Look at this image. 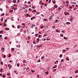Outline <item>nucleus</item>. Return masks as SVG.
<instances>
[{"mask_svg": "<svg viewBox=\"0 0 78 78\" xmlns=\"http://www.w3.org/2000/svg\"><path fill=\"white\" fill-rule=\"evenodd\" d=\"M13 11V10H10V12H11V13H12V12Z\"/></svg>", "mask_w": 78, "mask_h": 78, "instance_id": "obj_30", "label": "nucleus"}, {"mask_svg": "<svg viewBox=\"0 0 78 78\" xmlns=\"http://www.w3.org/2000/svg\"><path fill=\"white\" fill-rule=\"evenodd\" d=\"M3 33V30H2L1 31H0V34H2Z\"/></svg>", "mask_w": 78, "mask_h": 78, "instance_id": "obj_20", "label": "nucleus"}, {"mask_svg": "<svg viewBox=\"0 0 78 78\" xmlns=\"http://www.w3.org/2000/svg\"><path fill=\"white\" fill-rule=\"evenodd\" d=\"M44 6H47V4H45Z\"/></svg>", "mask_w": 78, "mask_h": 78, "instance_id": "obj_61", "label": "nucleus"}, {"mask_svg": "<svg viewBox=\"0 0 78 78\" xmlns=\"http://www.w3.org/2000/svg\"><path fill=\"white\" fill-rule=\"evenodd\" d=\"M66 23L67 25H69V24H70V23L69 22H67Z\"/></svg>", "mask_w": 78, "mask_h": 78, "instance_id": "obj_3", "label": "nucleus"}, {"mask_svg": "<svg viewBox=\"0 0 78 78\" xmlns=\"http://www.w3.org/2000/svg\"><path fill=\"white\" fill-rule=\"evenodd\" d=\"M29 16V14H27V17H28V16Z\"/></svg>", "mask_w": 78, "mask_h": 78, "instance_id": "obj_50", "label": "nucleus"}, {"mask_svg": "<svg viewBox=\"0 0 78 78\" xmlns=\"http://www.w3.org/2000/svg\"><path fill=\"white\" fill-rule=\"evenodd\" d=\"M6 58V55H4V58Z\"/></svg>", "mask_w": 78, "mask_h": 78, "instance_id": "obj_44", "label": "nucleus"}, {"mask_svg": "<svg viewBox=\"0 0 78 78\" xmlns=\"http://www.w3.org/2000/svg\"><path fill=\"white\" fill-rule=\"evenodd\" d=\"M4 49H5V48H2V50H3Z\"/></svg>", "mask_w": 78, "mask_h": 78, "instance_id": "obj_41", "label": "nucleus"}, {"mask_svg": "<svg viewBox=\"0 0 78 78\" xmlns=\"http://www.w3.org/2000/svg\"><path fill=\"white\" fill-rule=\"evenodd\" d=\"M57 67V66L56 65H55V66H54L53 67V69H55V68H56V67Z\"/></svg>", "mask_w": 78, "mask_h": 78, "instance_id": "obj_5", "label": "nucleus"}, {"mask_svg": "<svg viewBox=\"0 0 78 78\" xmlns=\"http://www.w3.org/2000/svg\"><path fill=\"white\" fill-rule=\"evenodd\" d=\"M45 73L46 74V75H48V72H46Z\"/></svg>", "mask_w": 78, "mask_h": 78, "instance_id": "obj_31", "label": "nucleus"}, {"mask_svg": "<svg viewBox=\"0 0 78 78\" xmlns=\"http://www.w3.org/2000/svg\"><path fill=\"white\" fill-rule=\"evenodd\" d=\"M20 27V25H18L17 26V28H18V29H19Z\"/></svg>", "mask_w": 78, "mask_h": 78, "instance_id": "obj_13", "label": "nucleus"}, {"mask_svg": "<svg viewBox=\"0 0 78 78\" xmlns=\"http://www.w3.org/2000/svg\"><path fill=\"white\" fill-rule=\"evenodd\" d=\"M9 58H10V57H11V55L10 54H9V56H8Z\"/></svg>", "mask_w": 78, "mask_h": 78, "instance_id": "obj_42", "label": "nucleus"}, {"mask_svg": "<svg viewBox=\"0 0 78 78\" xmlns=\"http://www.w3.org/2000/svg\"><path fill=\"white\" fill-rule=\"evenodd\" d=\"M55 70H56V69H53V72H54L55 71Z\"/></svg>", "mask_w": 78, "mask_h": 78, "instance_id": "obj_51", "label": "nucleus"}, {"mask_svg": "<svg viewBox=\"0 0 78 78\" xmlns=\"http://www.w3.org/2000/svg\"><path fill=\"white\" fill-rule=\"evenodd\" d=\"M71 3H75V4H76V2H72Z\"/></svg>", "mask_w": 78, "mask_h": 78, "instance_id": "obj_40", "label": "nucleus"}, {"mask_svg": "<svg viewBox=\"0 0 78 78\" xmlns=\"http://www.w3.org/2000/svg\"><path fill=\"white\" fill-rule=\"evenodd\" d=\"M23 9H25V7H23Z\"/></svg>", "mask_w": 78, "mask_h": 78, "instance_id": "obj_59", "label": "nucleus"}, {"mask_svg": "<svg viewBox=\"0 0 78 78\" xmlns=\"http://www.w3.org/2000/svg\"><path fill=\"white\" fill-rule=\"evenodd\" d=\"M40 28H42V29L44 28V27H43V26H42V27H41Z\"/></svg>", "mask_w": 78, "mask_h": 78, "instance_id": "obj_58", "label": "nucleus"}, {"mask_svg": "<svg viewBox=\"0 0 78 78\" xmlns=\"http://www.w3.org/2000/svg\"><path fill=\"white\" fill-rule=\"evenodd\" d=\"M14 72L16 73V74H17V75H18V73H17V72L16 70L14 71Z\"/></svg>", "mask_w": 78, "mask_h": 78, "instance_id": "obj_4", "label": "nucleus"}, {"mask_svg": "<svg viewBox=\"0 0 78 78\" xmlns=\"http://www.w3.org/2000/svg\"><path fill=\"white\" fill-rule=\"evenodd\" d=\"M64 39H65V40H66V39H66V37H63Z\"/></svg>", "mask_w": 78, "mask_h": 78, "instance_id": "obj_38", "label": "nucleus"}, {"mask_svg": "<svg viewBox=\"0 0 78 78\" xmlns=\"http://www.w3.org/2000/svg\"><path fill=\"white\" fill-rule=\"evenodd\" d=\"M34 12H36V10L35 9H34Z\"/></svg>", "mask_w": 78, "mask_h": 78, "instance_id": "obj_60", "label": "nucleus"}, {"mask_svg": "<svg viewBox=\"0 0 78 78\" xmlns=\"http://www.w3.org/2000/svg\"><path fill=\"white\" fill-rule=\"evenodd\" d=\"M71 18L72 20H74V18H73V16H71Z\"/></svg>", "mask_w": 78, "mask_h": 78, "instance_id": "obj_21", "label": "nucleus"}, {"mask_svg": "<svg viewBox=\"0 0 78 78\" xmlns=\"http://www.w3.org/2000/svg\"><path fill=\"white\" fill-rule=\"evenodd\" d=\"M58 10H60V9H61V8H60V7H59L58 8Z\"/></svg>", "mask_w": 78, "mask_h": 78, "instance_id": "obj_36", "label": "nucleus"}, {"mask_svg": "<svg viewBox=\"0 0 78 78\" xmlns=\"http://www.w3.org/2000/svg\"><path fill=\"white\" fill-rule=\"evenodd\" d=\"M60 37H63V34H62L60 35Z\"/></svg>", "mask_w": 78, "mask_h": 78, "instance_id": "obj_25", "label": "nucleus"}, {"mask_svg": "<svg viewBox=\"0 0 78 78\" xmlns=\"http://www.w3.org/2000/svg\"><path fill=\"white\" fill-rule=\"evenodd\" d=\"M5 30H9V28H8L7 27H6L5 28Z\"/></svg>", "mask_w": 78, "mask_h": 78, "instance_id": "obj_27", "label": "nucleus"}, {"mask_svg": "<svg viewBox=\"0 0 78 78\" xmlns=\"http://www.w3.org/2000/svg\"><path fill=\"white\" fill-rule=\"evenodd\" d=\"M9 62H13V61L12 60H10Z\"/></svg>", "mask_w": 78, "mask_h": 78, "instance_id": "obj_47", "label": "nucleus"}, {"mask_svg": "<svg viewBox=\"0 0 78 78\" xmlns=\"http://www.w3.org/2000/svg\"><path fill=\"white\" fill-rule=\"evenodd\" d=\"M51 19H52V16H51L49 17V19L51 20Z\"/></svg>", "mask_w": 78, "mask_h": 78, "instance_id": "obj_9", "label": "nucleus"}, {"mask_svg": "<svg viewBox=\"0 0 78 78\" xmlns=\"http://www.w3.org/2000/svg\"><path fill=\"white\" fill-rule=\"evenodd\" d=\"M7 37H5L4 38V39H7Z\"/></svg>", "mask_w": 78, "mask_h": 78, "instance_id": "obj_35", "label": "nucleus"}, {"mask_svg": "<svg viewBox=\"0 0 78 78\" xmlns=\"http://www.w3.org/2000/svg\"><path fill=\"white\" fill-rule=\"evenodd\" d=\"M33 43L34 44H36V42H35V41L34 40L33 41Z\"/></svg>", "mask_w": 78, "mask_h": 78, "instance_id": "obj_11", "label": "nucleus"}, {"mask_svg": "<svg viewBox=\"0 0 78 78\" xmlns=\"http://www.w3.org/2000/svg\"><path fill=\"white\" fill-rule=\"evenodd\" d=\"M46 40H47V41H49L50 40V39H48V38H47L46 39Z\"/></svg>", "mask_w": 78, "mask_h": 78, "instance_id": "obj_55", "label": "nucleus"}, {"mask_svg": "<svg viewBox=\"0 0 78 78\" xmlns=\"http://www.w3.org/2000/svg\"><path fill=\"white\" fill-rule=\"evenodd\" d=\"M11 50H12V51H14V48H12Z\"/></svg>", "mask_w": 78, "mask_h": 78, "instance_id": "obj_19", "label": "nucleus"}, {"mask_svg": "<svg viewBox=\"0 0 78 78\" xmlns=\"http://www.w3.org/2000/svg\"><path fill=\"white\" fill-rule=\"evenodd\" d=\"M0 76H2V73L0 74Z\"/></svg>", "mask_w": 78, "mask_h": 78, "instance_id": "obj_53", "label": "nucleus"}, {"mask_svg": "<svg viewBox=\"0 0 78 78\" xmlns=\"http://www.w3.org/2000/svg\"><path fill=\"white\" fill-rule=\"evenodd\" d=\"M3 62H1V64L2 65H3Z\"/></svg>", "mask_w": 78, "mask_h": 78, "instance_id": "obj_24", "label": "nucleus"}, {"mask_svg": "<svg viewBox=\"0 0 78 78\" xmlns=\"http://www.w3.org/2000/svg\"><path fill=\"white\" fill-rule=\"evenodd\" d=\"M3 18H2L1 19V22H3Z\"/></svg>", "mask_w": 78, "mask_h": 78, "instance_id": "obj_29", "label": "nucleus"}, {"mask_svg": "<svg viewBox=\"0 0 78 78\" xmlns=\"http://www.w3.org/2000/svg\"><path fill=\"white\" fill-rule=\"evenodd\" d=\"M7 75L8 76H9L10 75V74L9 73H8V74H7Z\"/></svg>", "mask_w": 78, "mask_h": 78, "instance_id": "obj_49", "label": "nucleus"}, {"mask_svg": "<svg viewBox=\"0 0 78 78\" xmlns=\"http://www.w3.org/2000/svg\"><path fill=\"white\" fill-rule=\"evenodd\" d=\"M62 55L60 54L59 55L60 58H62Z\"/></svg>", "mask_w": 78, "mask_h": 78, "instance_id": "obj_17", "label": "nucleus"}, {"mask_svg": "<svg viewBox=\"0 0 78 78\" xmlns=\"http://www.w3.org/2000/svg\"><path fill=\"white\" fill-rule=\"evenodd\" d=\"M66 60H67L68 61H70V60H69V58H68V57H67L66 58Z\"/></svg>", "mask_w": 78, "mask_h": 78, "instance_id": "obj_10", "label": "nucleus"}, {"mask_svg": "<svg viewBox=\"0 0 78 78\" xmlns=\"http://www.w3.org/2000/svg\"><path fill=\"white\" fill-rule=\"evenodd\" d=\"M41 35H39L38 36V37L39 38H40L41 37Z\"/></svg>", "mask_w": 78, "mask_h": 78, "instance_id": "obj_32", "label": "nucleus"}, {"mask_svg": "<svg viewBox=\"0 0 78 78\" xmlns=\"http://www.w3.org/2000/svg\"><path fill=\"white\" fill-rule=\"evenodd\" d=\"M52 2L54 4V3H56V2L55 1H52Z\"/></svg>", "mask_w": 78, "mask_h": 78, "instance_id": "obj_6", "label": "nucleus"}, {"mask_svg": "<svg viewBox=\"0 0 78 78\" xmlns=\"http://www.w3.org/2000/svg\"><path fill=\"white\" fill-rule=\"evenodd\" d=\"M28 4H30V1H28Z\"/></svg>", "mask_w": 78, "mask_h": 78, "instance_id": "obj_54", "label": "nucleus"}, {"mask_svg": "<svg viewBox=\"0 0 78 78\" xmlns=\"http://www.w3.org/2000/svg\"><path fill=\"white\" fill-rule=\"evenodd\" d=\"M37 77H38V78H39V74L37 75Z\"/></svg>", "mask_w": 78, "mask_h": 78, "instance_id": "obj_52", "label": "nucleus"}, {"mask_svg": "<svg viewBox=\"0 0 78 78\" xmlns=\"http://www.w3.org/2000/svg\"><path fill=\"white\" fill-rule=\"evenodd\" d=\"M62 51L63 52H65V51H66V50L63 49V50Z\"/></svg>", "mask_w": 78, "mask_h": 78, "instance_id": "obj_18", "label": "nucleus"}, {"mask_svg": "<svg viewBox=\"0 0 78 78\" xmlns=\"http://www.w3.org/2000/svg\"><path fill=\"white\" fill-rule=\"evenodd\" d=\"M23 63H27V61L25 60H24L23 61Z\"/></svg>", "mask_w": 78, "mask_h": 78, "instance_id": "obj_1", "label": "nucleus"}, {"mask_svg": "<svg viewBox=\"0 0 78 78\" xmlns=\"http://www.w3.org/2000/svg\"><path fill=\"white\" fill-rule=\"evenodd\" d=\"M75 73H78V71L77 70H76Z\"/></svg>", "mask_w": 78, "mask_h": 78, "instance_id": "obj_16", "label": "nucleus"}, {"mask_svg": "<svg viewBox=\"0 0 78 78\" xmlns=\"http://www.w3.org/2000/svg\"><path fill=\"white\" fill-rule=\"evenodd\" d=\"M54 6L55 8H57V7H58V6L57 5H54Z\"/></svg>", "mask_w": 78, "mask_h": 78, "instance_id": "obj_26", "label": "nucleus"}, {"mask_svg": "<svg viewBox=\"0 0 78 78\" xmlns=\"http://www.w3.org/2000/svg\"><path fill=\"white\" fill-rule=\"evenodd\" d=\"M17 66H18V67H19V66H20V64H19V63H17Z\"/></svg>", "mask_w": 78, "mask_h": 78, "instance_id": "obj_33", "label": "nucleus"}, {"mask_svg": "<svg viewBox=\"0 0 78 78\" xmlns=\"http://www.w3.org/2000/svg\"><path fill=\"white\" fill-rule=\"evenodd\" d=\"M3 9H1L0 10H1V11H3Z\"/></svg>", "mask_w": 78, "mask_h": 78, "instance_id": "obj_57", "label": "nucleus"}, {"mask_svg": "<svg viewBox=\"0 0 78 78\" xmlns=\"http://www.w3.org/2000/svg\"><path fill=\"white\" fill-rule=\"evenodd\" d=\"M31 72H32V73H33L34 72V70H31Z\"/></svg>", "mask_w": 78, "mask_h": 78, "instance_id": "obj_34", "label": "nucleus"}, {"mask_svg": "<svg viewBox=\"0 0 78 78\" xmlns=\"http://www.w3.org/2000/svg\"><path fill=\"white\" fill-rule=\"evenodd\" d=\"M44 58V56H42L41 58V59H42Z\"/></svg>", "mask_w": 78, "mask_h": 78, "instance_id": "obj_45", "label": "nucleus"}, {"mask_svg": "<svg viewBox=\"0 0 78 78\" xmlns=\"http://www.w3.org/2000/svg\"><path fill=\"white\" fill-rule=\"evenodd\" d=\"M64 61V59H62L61 61V62H63V61Z\"/></svg>", "mask_w": 78, "mask_h": 78, "instance_id": "obj_22", "label": "nucleus"}, {"mask_svg": "<svg viewBox=\"0 0 78 78\" xmlns=\"http://www.w3.org/2000/svg\"><path fill=\"white\" fill-rule=\"evenodd\" d=\"M16 0H14L13 1V3H16Z\"/></svg>", "mask_w": 78, "mask_h": 78, "instance_id": "obj_7", "label": "nucleus"}, {"mask_svg": "<svg viewBox=\"0 0 78 78\" xmlns=\"http://www.w3.org/2000/svg\"><path fill=\"white\" fill-rule=\"evenodd\" d=\"M29 11H31V9H29Z\"/></svg>", "mask_w": 78, "mask_h": 78, "instance_id": "obj_46", "label": "nucleus"}, {"mask_svg": "<svg viewBox=\"0 0 78 78\" xmlns=\"http://www.w3.org/2000/svg\"><path fill=\"white\" fill-rule=\"evenodd\" d=\"M43 6V5H41V8L42 9V6Z\"/></svg>", "mask_w": 78, "mask_h": 78, "instance_id": "obj_64", "label": "nucleus"}, {"mask_svg": "<svg viewBox=\"0 0 78 78\" xmlns=\"http://www.w3.org/2000/svg\"><path fill=\"white\" fill-rule=\"evenodd\" d=\"M45 20L47 21V19H45L44 20V21H45Z\"/></svg>", "mask_w": 78, "mask_h": 78, "instance_id": "obj_28", "label": "nucleus"}, {"mask_svg": "<svg viewBox=\"0 0 78 78\" xmlns=\"http://www.w3.org/2000/svg\"><path fill=\"white\" fill-rule=\"evenodd\" d=\"M25 23H22V25H24V26H25H25H26V25H25Z\"/></svg>", "mask_w": 78, "mask_h": 78, "instance_id": "obj_15", "label": "nucleus"}, {"mask_svg": "<svg viewBox=\"0 0 78 78\" xmlns=\"http://www.w3.org/2000/svg\"><path fill=\"white\" fill-rule=\"evenodd\" d=\"M67 13L68 15H69L70 14V13L69 12H66Z\"/></svg>", "mask_w": 78, "mask_h": 78, "instance_id": "obj_48", "label": "nucleus"}, {"mask_svg": "<svg viewBox=\"0 0 78 78\" xmlns=\"http://www.w3.org/2000/svg\"><path fill=\"white\" fill-rule=\"evenodd\" d=\"M5 77H6V76H5V75H3V76H2L3 78H5Z\"/></svg>", "mask_w": 78, "mask_h": 78, "instance_id": "obj_37", "label": "nucleus"}, {"mask_svg": "<svg viewBox=\"0 0 78 78\" xmlns=\"http://www.w3.org/2000/svg\"><path fill=\"white\" fill-rule=\"evenodd\" d=\"M70 20H71V22H72V20H72V19H70Z\"/></svg>", "mask_w": 78, "mask_h": 78, "instance_id": "obj_56", "label": "nucleus"}, {"mask_svg": "<svg viewBox=\"0 0 78 78\" xmlns=\"http://www.w3.org/2000/svg\"><path fill=\"white\" fill-rule=\"evenodd\" d=\"M38 34H36L35 35V36H37V35H38Z\"/></svg>", "mask_w": 78, "mask_h": 78, "instance_id": "obj_62", "label": "nucleus"}, {"mask_svg": "<svg viewBox=\"0 0 78 78\" xmlns=\"http://www.w3.org/2000/svg\"><path fill=\"white\" fill-rule=\"evenodd\" d=\"M4 15H5V13H3L1 15V16H4Z\"/></svg>", "mask_w": 78, "mask_h": 78, "instance_id": "obj_23", "label": "nucleus"}, {"mask_svg": "<svg viewBox=\"0 0 78 78\" xmlns=\"http://www.w3.org/2000/svg\"><path fill=\"white\" fill-rule=\"evenodd\" d=\"M40 40V39H39V38H37V42H39Z\"/></svg>", "mask_w": 78, "mask_h": 78, "instance_id": "obj_2", "label": "nucleus"}, {"mask_svg": "<svg viewBox=\"0 0 78 78\" xmlns=\"http://www.w3.org/2000/svg\"><path fill=\"white\" fill-rule=\"evenodd\" d=\"M3 69H1V70H0V72H2L3 71Z\"/></svg>", "mask_w": 78, "mask_h": 78, "instance_id": "obj_8", "label": "nucleus"}, {"mask_svg": "<svg viewBox=\"0 0 78 78\" xmlns=\"http://www.w3.org/2000/svg\"><path fill=\"white\" fill-rule=\"evenodd\" d=\"M6 24H4V26H6Z\"/></svg>", "mask_w": 78, "mask_h": 78, "instance_id": "obj_63", "label": "nucleus"}, {"mask_svg": "<svg viewBox=\"0 0 78 78\" xmlns=\"http://www.w3.org/2000/svg\"><path fill=\"white\" fill-rule=\"evenodd\" d=\"M12 67V66H10V67H9V69H11V67Z\"/></svg>", "mask_w": 78, "mask_h": 78, "instance_id": "obj_39", "label": "nucleus"}, {"mask_svg": "<svg viewBox=\"0 0 78 78\" xmlns=\"http://www.w3.org/2000/svg\"><path fill=\"white\" fill-rule=\"evenodd\" d=\"M32 8H33V9H35V6H32Z\"/></svg>", "mask_w": 78, "mask_h": 78, "instance_id": "obj_14", "label": "nucleus"}, {"mask_svg": "<svg viewBox=\"0 0 78 78\" xmlns=\"http://www.w3.org/2000/svg\"><path fill=\"white\" fill-rule=\"evenodd\" d=\"M55 31H56V32H57V33H59V31L57 29L55 30Z\"/></svg>", "mask_w": 78, "mask_h": 78, "instance_id": "obj_12", "label": "nucleus"}, {"mask_svg": "<svg viewBox=\"0 0 78 78\" xmlns=\"http://www.w3.org/2000/svg\"><path fill=\"white\" fill-rule=\"evenodd\" d=\"M38 62H41V60H37Z\"/></svg>", "mask_w": 78, "mask_h": 78, "instance_id": "obj_43", "label": "nucleus"}]
</instances>
